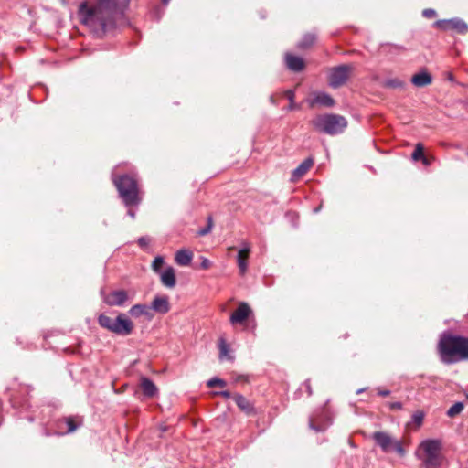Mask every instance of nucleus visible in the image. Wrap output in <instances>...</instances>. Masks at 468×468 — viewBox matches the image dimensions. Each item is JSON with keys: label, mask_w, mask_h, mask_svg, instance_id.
<instances>
[{"label": "nucleus", "mask_w": 468, "mask_h": 468, "mask_svg": "<svg viewBox=\"0 0 468 468\" xmlns=\"http://www.w3.org/2000/svg\"><path fill=\"white\" fill-rule=\"evenodd\" d=\"M130 0H85L79 5L78 16L96 37L113 33L124 18Z\"/></svg>", "instance_id": "f257e3e1"}, {"label": "nucleus", "mask_w": 468, "mask_h": 468, "mask_svg": "<svg viewBox=\"0 0 468 468\" xmlns=\"http://www.w3.org/2000/svg\"><path fill=\"white\" fill-rule=\"evenodd\" d=\"M438 349L445 364L468 360V337L444 334L440 339Z\"/></svg>", "instance_id": "f03ea898"}, {"label": "nucleus", "mask_w": 468, "mask_h": 468, "mask_svg": "<svg viewBox=\"0 0 468 468\" xmlns=\"http://www.w3.org/2000/svg\"><path fill=\"white\" fill-rule=\"evenodd\" d=\"M112 182L118 190L119 197L126 207L138 206L141 202L137 179L131 175H112Z\"/></svg>", "instance_id": "7ed1b4c3"}, {"label": "nucleus", "mask_w": 468, "mask_h": 468, "mask_svg": "<svg viewBox=\"0 0 468 468\" xmlns=\"http://www.w3.org/2000/svg\"><path fill=\"white\" fill-rule=\"evenodd\" d=\"M310 123L316 132L331 136L344 133L348 124L346 117L336 113L318 114Z\"/></svg>", "instance_id": "20e7f679"}, {"label": "nucleus", "mask_w": 468, "mask_h": 468, "mask_svg": "<svg viewBox=\"0 0 468 468\" xmlns=\"http://www.w3.org/2000/svg\"><path fill=\"white\" fill-rule=\"evenodd\" d=\"M98 324L102 328L122 336L131 335L134 327L133 323L124 314H120L115 319L103 314H100Z\"/></svg>", "instance_id": "39448f33"}, {"label": "nucleus", "mask_w": 468, "mask_h": 468, "mask_svg": "<svg viewBox=\"0 0 468 468\" xmlns=\"http://www.w3.org/2000/svg\"><path fill=\"white\" fill-rule=\"evenodd\" d=\"M423 452L420 456L425 468H440L442 463L441 442L439 440H425L419 447Z\"/></svg>", "instance_id": "423d86ee"}, {"label": "nucleus", "mask_w": 468, "mask_h": 468, "mask_svg": "<svg viewBox=\"0 0 468 468\" xmlns=\"http://www.w3.org/2000/svg\"><path fill=\"white\" fill-rule=\"evenodd\" d=\"M376 444L380 447L382 452H396L399 456L403 457L406 451L403 448L402 442L399 440L393 439L389 434L385 431H375L372 435Z\"/></svg>", "instance_id": "0eeeda50"}, {"label": "nucleus", "mask_w": 468, "mask_h": 468, "mask_svg": "<svg viewBox=\"0 0 468 468\" xmlns=\"http://www.w3.org/2000/svg\"><path fill=\"white\" fill-rule=\"evenodd\" d=\"M80 424L81 421H77V418L72 416L58 418L53 422L54 431L51 432L46 430L44 434L45 436L66 435L75 431Z\"/></svg>", "instance_id": "6e6552de"}, {"label": "nucleus", "mask_w": 468, "mask_h": 468, "mask_svg": "<svg viewBox=\"0 0 468 468\" xmlns=\"http://www.w3.org/2000/svg\"><path fill=\"white\" fill-rule=\"evenodd\" d=\"M352 69L353 67L347 64L332 68L328 76L329 85L334 89L343 86L346 82Z\"/></svg>", "instance_id": "1a4fd4ad"}, {"label": "nucleus", "mask_w": 468, "mask_h": 468, "mask_svg": "<svg viewBox=\"0 0 468 468\" xmlns=\"http://www.w3.org/2000/svg\"><path fill=\"white\" fill-rule=\"evenodd\" d=\"M332 423V418L325 408L314 411L309 417V428L316 432L324 431Z\"/></svg>", "instance_id": "9d476101"}, {"label": "nucleus", "mask_w": 468, "mask_h": 468, "mask_svg": "<svg viewBox=\"0 0 468 468\" xmlns=\"http://www.w3.org/2000/svg\"><path fill=\"white\" fill-rule=\"evenodd\" d=\"M103 302L109 306H123L129 300L128 292L125 290H115L106 294L104 289L101 290Z\"/></svg>", "instance_id": "9b49d317"}, {"label": "nucleus", "mask_w": 468, "mask_h": 468, "mask_svg": "<svg viewBox=\"0 0 468 468\" xmlns=\"http://www.w3.org/2000/svg\"><path fill=\"white\" fill-rule=\"evenodd\" d=\"M252 314V310L250 305L245 303H239L238 308L232 313L229 317L231 324H243Z\"/></svg>", "instance_id": "f8f14e48"}, {"label": "nucleus", "mask_w": 468, "mask_h": 468, "mask_svg": "<svg viewBox=\"0 0 468 468\" xmlns=\"http://www.w3.org/2000/svg\"><path fill=\"white\" fill-rule=\"evenodd\" d=\"M307 103L310 108H314L315 105L330 108L335 105V100L326 92L317 91L314 92L313 97L307 100Z\"/></svg>", "instance_id": "ddd939ff"}, {"label": "nucleus", "mask_w": 468, "mask_h": 468, "mask_svg": "<svg viewBox=\"0 0 468 468\" xmlns=\"http://www.w3.org/2000/svg\"><path fill=\"white\" fill-rule=\"evenodd\" d=\"M151 312L154 311L160 314H165L170 311L169 298L167 295L155 296L151 305Z\"/></svg>", "instance_id": "4468645a"}, {"label": "nucleus", "mask_w": 468, "mask_h": 468, "mask_svg": "<svg viewBox=\"0 0 468 468\" xmlns=\"http://www.w3.org/2000/svg\"><path fill=\"white\" fill-rule=\"evenodd\" d=\"M314 165V159L309 157L303 160L292 172L291 176L292 182H297L302 178Z\"/></svg>", "instance_id": "2eb2a0df"}, {"label": "nucleus", "mask_w": 468, "mask_h": 468, "mask_svg": "<svg viewBox=\"0 0 468 468\" xmlns=\"http://www.w3.org/2000/svg\"><path fill=\"white\" fill-rule=\"evenodd\" d=\"M285 64L286 67L293 72H300L305 67V63L301 57L290 53L285 54Z\"/></svg>", "instance_id": "dca6fc26"}, {"label": "nucleus", "mask_w": 468, "mask_h": 468, "mask_svg": "<svg viewBox=\"0 0 468 468\" xmlns=\"http://www.w3.org/2000/svg\"><path fill=\"white\" fill-rule=\"evenodd\" d=\"M160 280L166 288H174L176 284L175 269L171 266L167 267L164 271L160 272Z\"/></svg>", "instance_id": "f3484780"}, {"label": "nucleus", "mask_w": 468, "mask_h": 468, "mask_svg": "<svg viewBox=\"0 0 468 468\" xmlns=\"http://www.w3.org/2000/svg\"><path fill=\"white\" fill-rule=\"evenodd\" d=\"M250 251V248L249 244L245 243L244 246L239 250L237 256L238 266L240 271V274H245L248 269L247 259L249 257Z\"/></svg>", "instance_id": "a211bd4d"}, {"label": "nucleus", "mask_w": 468, "mask_h": 468, "mask_svg": "<svg viewBox=\"0 0 468 468\" xmlns=\"http://www.w3.org/2000/svg\"><path fill=\"white\" fill-rule=\"evenodd\" d=\"M432 82L431 75L427 71L416 73L411 78V83L419 88L430 85Z\"/></svg>", "instance_id": "6ab92c4d"}, {"label": "nucleus", "mask_w": 468, "mask_h": 468, "mask_svg": "<svg viewBox=\"0 0 468 468\" xmlns=\"http://www.w3.org/2000/svg\"><path fill=\"white\" fill-rule=\"evenodd\" d=\"M140 387L144 395L148 398L154 397L158 391L155 384L146 377L141 378Z\"/></svg>", "instance_id": "aec40b11"}, {"label": "nucleus", "mask_w": 468, "mask_h": 468, "mask_svg": "<svg viewBox=\"0 0 468 468\" xmlns=\"http://www.w3.org/2000/svg\"><path fill=\"white\" fill-rule=\"evenodd\" d=\"M129 314L135 318L140 316L152 318L154 316L153 313L151 312V308L148 305L140 303L133 305L129 310Z\"/></svg>", "instance_id": "412c9836"}, {"label": "nucleus", "mask_w": 468, "mask_h": 468, "mask_svg": "<svg viewBox=\"0 0 468 468\" xmlns=\"http://www.w3.org/2000/svg\"><path fill=\"white\" fill-rule=\"evenodd\" d=\"M233 399L235 400L237 406L246 414L250 415L254 413V407L243 395L235 394L233 396Z\"/></svg>", "instance_id": "4be33fe9"}, {"label": "nucleus", "mask_w": 468, "mask_h": 468, "mask_svg": "<svg viewBox=\"0 0 468 468\" xmlns=\"http://www.w3.org/2000/svg\"><path fill=\"white\" fill-rule=\"evenodd\" d=\"M193 254L190 250H180L176 254V261L180 266H187L191 263Z\"/></svg>", "instance_id": "5701e85b"}, {"label": "nucleus", "mask_w": 468, "mask_h": 468, "mask_svg": "<svg viewBox=\"0 0 468 468\" xmlns=\"http://www.w3.org/2000/svg\"><path fill=\"white\" fill-rule=\"evenodd\" d=\"M449 29H454L460 34L468 32V25L460 18H452Z\"/></svg>", "instance_id": "b1692460"}, {"label": "nucleus", "mask_w": 468, "mask_h": 468, "mask_svg": "<svg viewBox=\"0 0 468 468\" xmlns=\"http://www.w3.org/2000/svg\"><path fill=\"white\" fill-rule=\"evenodd\" d=\"M316 41V37L314 34H305L301 41L298 43L297 47L301 49H305L312 47Z\"/></svg>", "instance_id": "393cba45"}, {"label": "nucleus", "mask_w": 468, "mask_h": 468, "mask_svg": "<svg viewBox=\"0 0 468 468\" xmlns=\"http://www.w3.org/2000/svg\"><path fill=\"white\" fill-rule=\"evenodd\" d=\"M218 348L220 359L227 358L229 360H233V356L229 355V346L223 338L219 339Z\"/></svg>", "instance_id": "a878e982"}, {"label": "nucleus", "mask_w": 468, "mask_h": 468, "mask_svg": "<svg viewBox=\"0 0 468 468\" xmlns=\"http://www.w3.org/2000/svg\"><path fill=\"white\" fill-rule=\"evenodd\" d=\"M383 86L386 88L401 89L404 87V82L398 78L388 79L384 81Z\"/></svg>", "instance_id": "bb28decb"}, {"label": "nucleus", "mask_w": 468, "mask_h": 468, "mask_svg": "<svg viewBox=\"0 0 468 468\" xmlns=\"http://www.w3.org/2000/svg\"><path fill=\"white\" fill-rule=\"evenodd\" d=\"M463 410V404L462 402H456L447 410V415L451 418L455 417L461 413Z\"/></svg>", "instance_id": "cd10ccee"}, {"label": "nucleus", "mask_w": 468, "mask_h": 468, "mask_svg": "<svg viewBox=\"0 0 468 468\" xmlns=\"http://www.w3.org/2000/svg\"><path fill=\"white\" fill-rule=\"evenodd\" d=\"M284 96L286 97V99L289 101V105H288V110L289 111H292L294 109H296V104L294 102V98H295V92L293 90H287L284 91Z\"/></svg>", "instance_id": "c85d7f7f"}, {"label": "nucleus", "mask_w": 468, "mask_h": 468, "mask_svg": "<svg viewBox=\"0 0 468 468\" xmlns=\"http://www.w3.org/2000/svg\"><path fill=\"white\" fill-rule=\"evenodd\" d=\"M423 151H424L423 145L420 143L417 144L415 146V149L411 154V158L414 161L420 160L424 156Z\"/></svg>", "instance_id": "c756f323"}, {"label": "nucleus", "mask_w": 468, "mask_h": 468, "mask_svg": "<svg viewBox=\"0 0 468 468\" xmlns=\"http://www.w3.org/2000/svg\"><path fill=\"white\" fill-rule=\"evenodd\" d=\"M163 264H164L163 257H161V256L155 257L154 260L152 262V269H153V271L154 272H156V273L162 272L161 271V268H162Z\"/></svg>", "instance_id": "7c9ffc66"}, {"label": "nucleus", "mask_w": 468, "mask_h": 468, "mask_svg": "<svg viewBox=\"0 0 468 468\" xmlns=\"http://www.w3.org/2000/svg\"><path fill=\"white\" fill-rule=\"evenodd\" d=\"M207 385L209 388H214L216 386L223 388L226 386V381L218 378H212L207 381Z\"/></svg>", "instance_id": "2f4dec72"}, {"label": "nucleus", "mask_w": 468, "mask_h": 468, "mask_svg": "<svg viewBox=\"0 0 468 468\" xmlns=\"http://www.w3.org/2000/svg\"><path fill=\"white\" fill-rule=\"evenodd\" d=\"M450 24H451V19H441V20L436 21L434 23V27H436L441 30H448Z\"/></svg>", "instance_id": "473e14b6"}, {"label": "nucleus", "mask_w": 468, "mask_h": 468, "mask_svg": "<svg viewBox=\"0 0 468 468\" xmlns=\"http://www.w3.org/2000/svg\"><path fill=\"white\" fill-rule=\"evenodd\" d=\"M424 419V413L422 411H416L412 415V421L416 423L418 426L422 424Z\"/></svg>", "instance_id": "72a5a7b5"}, {"label": "nucleus", "mask_w": 468, "mask_h": 468, "mask_svg": "<svg viewBox=\"0 0 468 468\" xmlns=\"http://www.w3.org/2000/svg\"><path fill=\"white\" fill-rule=\"evenodd\" d=\"M436 15V11L431 8L424 9L422 12V16L426 18H433Z\"/></svg>", "instance_id": "f704fd0d"}, {"label": "nucleus", "mask_w": 468, "mask_h": 468, "mask_svg": "<svg viewBox=\"0 0 468 468\" xmlns=\"http://www.w3.org/2000/svg\"><path fill=\"white\" fill-rule=\"evenodd\" d=\"M212 228L210 226H206L205 228L198 230L197 234L199 236H206L211 231Z\"/></svg>", "instance_id": "c9c22d12"}, {"label": "nucleus", "mask_w": 468, "mask_h": 468, "mask_svg": "<svg viewBox=\"0 0 468 468\" xmlns=\"http://www.w3.org/2000/svg\"><path fill=\"white\" fill-rule=\"evenodd\" d=\"M211 266V261L207 258H202L200 267L204 270L208 269Z\"/></svg>", "instance_id": "e433bc0d"}, {"label": "nucleus", "mask_w": 468, "mask_h": 468, "mask_svg": "<svg viewBox=\"0 0 468 468\" xmlns=\"http://www.w3.org/2000/svg\"><path fill=\"white\" fill-rule=\"evenodd\" d=\"M138 244L142 248L146 247L149 244V239L147 237H141L138 239Z\"/></svg>", "instance_id": "4c0bfd02"}, {"label": "nucleus", "mask_w": 468, "mask_h": 468, "mask_svg": "<svg viewBox=\"0 0 468 468\" xmlns=\"http://www.w3.org/2000/svg\"><path fill=\"white\" fill-rule=\"evenodd\" d=\"M388 407L390 410H401L402 409V403L399 401L396 402H390L388 403Z\"/></svg>", "instance_id": "58836bf2"}, {"label": "nucleus", "mask_w": 468, "mask_h": 468, "mask_svg": "<svg viewBox=\"0 0 468 468\" xmlns=\"http://www.w3.org/2000/svg\"><path fill=\"white\" fill-rule=\"evenodd\" d=\"M303 385H304V387H305V388H306V391H307V393H308V396H312V394H313V390H312V387H311L310 380H309V379L305 380V381H304V383H303Z\"/></svg>", "instance_id": "ea45409f"}, {"label": "nucleus", "mask_w": 468, "mask_h": 468, "mask_svg": "<svg viewBox=\"0 0 468 468\" xmlns=\"http://www.w3.org/2000/svg\"><path fill=\"white\" fill-rule=\"evenodd\" d=\"M216 395H219V396H222L224 397L225 399H230V398H233L231 396V393L228 390H224V391H220V392H217L215 393Z\"/></svg>", "instance_id": "a19ab883"}, {"label": "nucleus", "mask_w": 468, "mask_h": 468, "mask_svg": "<svg viewBox=\"0 0 468 468\" xmlns=\"http://www.w3.org/2000/svg\"><path fill=\"white\" fill-rule=\"evenodd\" d=\"M378 394L381 397H387L390 394V391L388 389H378Z\"/></svg>", "instance_id": "79ce46f5"}, {"label": "nucleus", "mask_w": 468, "mask_h": 468, "mask_svg": "<svg viewBox=\"0 0 468 468\" xmlns=\"http://www.w3.org/2000/svg\"><path fill=\"white\" fill-rule=\"evenodd\" d=\"M269 100H270V102L271 104H273V105H277L278 104V102H277V101H276V99L274 98L273 95H271Z\"/></svg>", "instance_id": "37998d69"}, {"label": "nucleus", "mask_w": 468, "mask_h": 468, "mask_svg": "<svg viewBox=\"0 0 468 468\" xmlns=\"http://www.w3.org/2000/svg\"><path fill=\"white\" fill-rule=\"evenodd\" d=\"M420 160L422 161V163H423L425 165H430V162L428 161V159H427L425 156H423Z\"/></svg>", "instance_id": "c03bdc74"}, {"label": "nucleus", "mask_w": 468, "mask_h": 468, "mask_svg": "<svg viewBox=\"0 0 468 468\" xmlns=\"http://www.w3.org/2000/svg\"><path fill=\"white\" fill-rule=\"evenodd\" d=\"M128 215L133 218H135V212L131 209L128 210Z\"/></svg>", "instance_id": "a18cd8bd"}, {"label": "nucleus", "mask_w": 468, "mask_h": 468, "mask_svg": "<svg viewBox=\"0 0 468 468\" xmlns=\"http://www.w3.org/2000/svg\"><path fill=\"white\" fill-rule=\"evenodd\" d=\"M207 226H210L212 228L213 226V220H212V218L211 217H208L207 218Z\"/></svg>", "instance_id": "49530a36"}, {"label": "nucleus", "mask_w": 468, "mask_h": 468, "mask_svg": "<svg viewBox=\"0 0 468 468\" xmlns=\"http://www.w3.org/2000/svg\"><path fill=\"white\" fill-rule=\"evenodd\" d=\"M169 1H170V0H162V3H163L164 5H167V4L169 3Z\"/></svg>", "instance_id": "de8ad7c7"}]
</instances>
